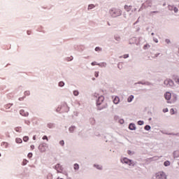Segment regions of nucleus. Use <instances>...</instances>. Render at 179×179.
Here are the masks:
<instances>
[{
	"mask_svg": "<svg viewBox=\"0 0 179 179\" xmlns=\"http://www.w3.org/2000/svg\"><path fill=\"white\" fill-rule=\"evenodd\" d=\"M38 149L41 152H44L48 149V145L45 143H42L39 146Z\"/></svg>",
	"mask_w": 179,
	"mask_h": 179,
	"instance_id": "nucleus-1",
	"label": "nucleus"
},
{
	"mask_svg": "<svg viewBox=\"0 0 179 179\" xmlns=\"http://www.w3.org/2000/svg\"><path fill=\"white\" fill-rule=\"evenodd\" d=\"M110 14L113 17H117V16H120L121 10L117 9H113L110 12Z\"/></svg>",
	"mask_w": 179,
	"mask_h": 179,
	"instance_id": "nucleus-2",
	"label": "nucleus"
},
{
	"mask_svg": "<svg viewBox=\"0 0 179 179\" xmlns=\"http://www.w3.org/2000/svg\"><path fill=\"white\" fill-rule=\"evenodd\" d=\"M156 178L157 179H167L166 176V173L164 172H158L156 173Z\"/></svg>",
	"mask_w": 179,
	"mask_h": 179,
	"instance_id": "nucleus-3",
	"label": "nucleus"
},
{
	"mask_svg": "<svg viewBox=\"0 0 179 179\" xmlns=\"http://www.w3.org/2000/svg\"><path fill=\"white\" fill-rule=\"evenodd\" d=\"M122 162L128 164L129 166H135V164L132 162V160L129 159L128 158H124Z\"/></svg>",
	"mask_w": 179,
	"mask_h": 179,
	"instance_id": "nucleus-4",
	"label": "nucleus"
},
{
	"mask_svg": "<svg viewBox=\"0 0 179 179\" xmlns=\"http://www.w3.org/2000/svg\"><path fill=\"white\" fill-rule=\"evenodd\" d=\"M103 101H104V96H99L96 102L97 106H100Z\"/></svg>",
	"mask_w": 179,
	"mask_h": 179,
	"instance_id": "nucleus-5",
	"label": "nucleus"
},
{
	"mask_svg": "<svg viewBox=\"0 0 179 179\" xmlns=\"http://www.w3.org/2000/svg\"><path fill=\"white\" fill-rule=\"evenodd\" d=\"M56 170L58 171V173H62V166L59 164H57L55 166Z\"/></svg>",
	"mask_w": 179,
	"mask_h": 179,
	"instance_id": "nucleus-6",
	"label": "nucleus"
},
{
	"mask_svg": "<svg viewBox=\"0 0 179 179\" xmlns=\"http://www.w3.org/2000/svg\"><path fill=\"white\" fill-rule=\"evenodd\" d=\"M164 97H165L166 100H170V99H171V93H170V92H166V93L164 94Z\"/></svg>",
	"mask_w": 179,
	"mask_h": 179,
	"instance_id": "nucleus-7",
	"label": "nucleus"
},
{
	"mask_svg": "<svg viewBox=\"0 0 179 179\" xmlns=\"http://www.w3.org/2000/svg\"><path fill=\"white\" fill-rule=\"evenodd\" d=\"M113 103L114 104H118V103H120V98L118 96H115L113 99Z\"/></svg>",
	"mask_w": 179,
	"mask_h": 179,
	"instance_id": "nucleus-8",
	"label": "nucleus"
},
{
	"mask_svg": "<svg viewBox=\"0 0 179 179\" xmlns=\"http://www.w3.org/2000/svg\"><path fill=\"white\" fill-rule=\"evenodd\" d=\"M136 127L134 124L131 123L129 126V129H131V131H134L136 129Z\"/></svg>",
	"mask_w": 179,
	"mask_h": 179,
	"instance_id": "nucleus-9",
	"label": "nucleus"
},
{
	"mask_svg": "<svg viewBox=\"0 0 179 179\" xmlns=\"http://www.w3.org/2000/svg\"><path fill=\"white\" fill-rule=\"evenodd\" d=\"M20 114L21 115H23L24 117H27V115H29V113H24V110H21L20 111Z\"/></svg>",
	"mask_w": 179,
	"mask_h": 179,
	"instance_id": "nucleus-10",
	"label": "nucleus"
},
{
	"mask_svg": "<svg viewBox=\"0 0 179 179\" xmlns=\"http://www.w3.org/2000/svg\"><path fill=\"white\" fill-rule=\"evenodd\" d=\"M15 142H16V143H22V142H23V141L20 138H17L15 139Z\"/></svg>",
	"mask_w": 179,
	"mask_h": 179,
	"instance_id": "nucleus-11",
	"label": "nucleus"
},
{
	"mask_svg": "<svg viewBox=\"0 0 179 179\" xmlns=\"http://www.w3.org/2000/svg\"><path fill=\"white\" fill-rule=\"evenodd\" d=\"M132 100H134V95H131L128 99H127V101L129 103H131V101H132Z\"/></svg>",
	"mask_w": 179,
	"mask_h": 179,
	"instance_id": "nucleus-12",
	"label": "nucleus"
},
{
	"mask_svg": "<svg viewBox=\"0 0 179 179\" xmlns=\"http://www.w3.org/2000/svg\"><path fill=\"white\" fill-rule=\"evenodd\" d=\"M124 9H125V10H127V12H129V10H131V6H124Z\"/></svg>",
	"mask_w": 179,
	"mask_h": 179,
	"instance_id": "nucleus-13",
	"label": "nucleus"
},
{
	"mask_svg": "<svg viewBox=\"0 0 179 179\" xmlns=\"http://www.w3.org/2000/svg\"><path fill=\"white\" fill-rule=\"evenodd\" d=\"M148 48H150V45L147 43L143 46V50H148Z\"/></svg>",
	"mask_w": 179,
	"mask_h": 179,
	"instance_id": "nucleus-14",
	"label": "nucleus"
},
{
	"mask_svg": "<svg viewBox=\"0 0 179 179\" xmlns=\"http://www.w3.org/2000/svg\"><path fill=\"white\" fill-rule=\"evenodd\" d=\"M91 65H92V66H94L95 65H99V66H101V64H97V62H92V63H91Z\"/></svg>",
	"mask_w": 179,
	"mask_h": 179,
	"instance_id": "nucleus-15",
	"label": "nucleus"
},
{
	"mask_svg": "<svg viewBox=\"0 0 179 179\" xmlns=\"http://www.w3.org/2000/svg\"><path fill=\"white\" fill-rule=\"evenodd\" d=\"M15 131H16V132H22V128L21 127H15Z\"/></svg>",
	"mask_w": 179,
	"mask_h": 179,
	"instance_id": "nucleus-16",
	"label": "nucleus"
},
{
	"mask_svg": "<svg viewBox=\"0 0 179 179\" xmlns=\"http://www.w3.org/2000/svg\"><path fill=\"white\" fill-rule=\"evenodd\" d=\"M74 170H79V164H74Z\"/></svg>",
	"mask_w": 179,
	"mask_h": 179,
	"instance_id": "nucleus-17",
	"label": "nucleus"
},
{
	"mask_svg": "<svg viewBox=\"0 0 179 179\" xmlns=\"http://www.w3.org/2000/svg\"><path fill=\"white\" fill-rule=\"evenodd\" d=\"M64 85H65V83H64V82H62V81H61V82L59 83V86L60 87H64Z\"/></svg>",
	"mask_w": 179,
	"mask_h": 179,
	"instance_id": "nucleus-18",
	"label": "nucleus"
},
{
	"mask_svg": "<svg viewBox=\"0 0 179 179\" xmlns=\"http://www.w3.org/2000/svg\"><path fill=\"white\" fill-rule=\"evenodd\" d=\"M170 164V162L169 161H166L164 163V166H165L166 167H167V166H169Z\"/></svg>",
	"mask_w": 179,
	"mask_h": 179,
	"instance_id": "nucleus-19",
	"label": "nucleus"
},
{
	"mask_svg": "<svg viewBox=\"0 0 179 179\" xmlns=\"http://www.w3.org/2000/svg\"><path fill=\"white\" fill-rule=\"evenodd\" d=\"M23 141L24 142H27V141H29V136H24Z\"/></svg>",
	"mask_w": 179,
	"mask_h": 179,
	"instance_id": "nucleus-20",
	"label": "nucleus"
},
{
	"mask_svg": "<svg viewBox=\"0 0 179 179\" xmlns=\"http://www.w3.org/2000/svg\"><path fill=\"white\" fill-rule=\"evenodd\" d=\"M94 167L98 169V170H101V169H102L101 166H100V165H94Z\"/></svg>",
	"mask_w": 179,
	"mask_h": 179,
	"instance_id": "nucleus-21",
	"label": "nucleus"
},
{
	"mask_svg": "<svg viewBox=\"0 0 179 179\" xmlns=\"http://www.w3.org/2000/svg\"><path fill=\"white\" fill-rule=\"evenodd\" d=\"M73 94H74L75 96H78V95H79V92L77 91V90H75V91H73Z\"/></svg>",
	"mask_w": 179,
	"mask_h": 179,
	"instance_id": "nucleus-22",
	"label": "nucleus"
},
{
	"mask_svg": "<svg viewBox=\"0 0 179 179\" xmlns=\"http://www.w3.org/2000/svg\"><path fill=\"white\" fill-rule=\"evenodd\" d=\"M145 129L146 131H149V130L150 129V126L146 125V126L145 127Z\"/></svg>",
	"mask_w": 179,
	"mask_h": 179,
	"instance_id": "nucleus-23",
	"label": "nucleus"
},
{
	"mask_svg": "<svg viewBox=\"0 0 179 179\" xmlns=\"http://www.w3.org/2000/svg\"><path fill=\"white\" fill-rule=\"evenodd\" d=\"M59 145H61L62 146H64V145H65V142L64 141V140L60 141Z\"/></svg>",
	"mask_w": 179,
	"mask_h": 179,
	"instance_id": "nucleus-24",
	"label": "nucleus"
},
{
	"mask_svg": "<svg viewBox=\"0 0 179 179\" xmlns=\"http://www.w3.org/2000/svg\"><path fill=\"white\" fill-rule=\"evenodd\" d=\"M26 164H27V160L24 159L22 162V166H26Z\"/></svg>",
	"mask_w": 179,
	"mask_h": 179,
	"instance_id": "nucleus-25",
	"label": "nucleus"
},
{
	"mask_svg": "<svg viewBox=\"0 0 179 179\" xmlns=\"http://www.w3.org/2000/svg\"><path fill=\"white\" fill-rule=\"evenodd\" d=\"M93 8H94V5H93V4H90L88 6V9H93Z\"/></svg>",
	"mask_w": 179,
	"mask_h": 179,
	"instance_id": "nucleus-26",
	"label": "nucleus"
},
{
	"mask_svg": "<svg viewBox=\"0 0 179 179\" xmlns=\"http://www.w3.org/2000/svg\"><path fill=\"white\" fill-rule=\"evenodd\" d=\"M174 80H175V82H176V83H179V78H178V77H176V78H174Z\"/></svg>",
	"mask_w": 179,
	"mask_h": 179,
	"instance_id": "nucleus-27",
	"label": "nucleus"
},
{
	"mask_svg": "<svg viewBox=\"0 0 179 179\" xmlns=\"http://www.w3.org/2000/svg\"><path fill=\"white\" fill-rule=\"evenodd\" d=\"M24 95H25V96H29V95H30V92L26 91V92H24Z\"/></svg>",
	"mask_w": 179,
	"mask_h": 179,
	"instance_id": "nucleus-28",
	"label": "nucleus"
},
{
	"mask_svg": "<svg viewBox=\"0 0 179 179\" xmlns=\"http://www.w3.org/2000/svg\"><path fill=\"white\" fill-rule=\"evenodd\" d=\"M95 78H99V71H96L94 73Z\"/></svg>",
	"mask_w": 179,
	"mask_h": 179,
	"instance_id": "nucleus-29",
	"label": "nucleus"
},
{
	"mask_svg": "<svg viewBox=\"0 0 179 179\" xmlns=\"http://www.w3.org/2000/svg\"><path fill=\"white\" fill-rule=\"evenodd\" d=\"M173 10L175 13H177V12H178V8H177V7H174Z\"/></svg>",
	"mask_w": 179,
	"mask_h": 179,
	"instance_id": "nucleus-30",
	"label": "nucleus"
},
{
	"mask_svg": "<svg viewBox=\"0 0 179 179\" xmlns=\"http://www.w3.org/2000/svg\"><path fill=\"white\" fill-rule=\"evenodd\" d=\"M95 51H101V48H100L99 47H96L95 48Z\"/></svg>",
	"mask_w": 179,
	"mask_h": 179,
	"instance_id": "nucleus-31",
	"label": "nucleus"
},
{
	"mask_svg": "<svg viewBox=\"0 0 179 179\" xmlns=\"http://www.w3.org/2000/svg\"><path fill=\"white\" fill-rule=\"evenodd\" d=\"M129 57V55H128V54H126V55H123V57L124 58V59H127V58H128Z\"/></svg>",
	"mask_w": 179,
	"mask_h": 179,
	"instance_id": "nucleus-32",
	"label": "nucleus"
},
{
	"mask_svg": "<svg viewBox=\"0 0 179 179\" xmlns=\"http://www.w3.org/2000/svg\"><path fill=\"white\" fill-rule=\"evenodd\" d=\"M28 157L30 159L31 157H33V154L31 152L28 154Z\"/></svg>",
	"mask_w": 179,
	"mask_h": 179,
	"instance_id": "nucleus-33",
	"label": "nucleus"
},
{
	"mask_svg": "<svg viewBox=\"0 0 179 179\" xmlns=\"http://www.w3.org/2000/svg\"><path fill=\"white\" fill-rule=\"evenodd\" d=\"M43 139L47 140V141H48V137H47V136H43Z\"/></svg>",
	"mask_w": 179,
	"mask_h": 179,
	"instance_id": "nucleus-34",
	"label": "nucleus"
},
{
	"mask_svg": "<svg viewBox=\"0 0 179 179\" xmlns=\"http://www.w3.org/2000/svg\"><path fill=\"white\" fill-rule=\"evenodd\" d=\"M166 83H173V81L165 80L164 84L166 85Z\"/></svg>",
	"mask_w": 179,
	"mask_h": 179,
	"instance_id": "nucleus-35",
	"label": "nucleus"
},
{
	"mask_svg": "<svg viewBox=\"0 0 179 179\" xmlns=\"http://www.w3.org/2000/svg\"><path fill=\"white\" fill-rule=\"evenodd\" d=\"M73 129H75V127H70L69 128L70 132H72V131H73Z\"/></svg>",
	"mask_w": 179,
	"mask_h": 179,
	"instance_id": "nucleus-36",
	"label": "nucleus"
},
{
	"mask_svg": "<svg viewBox=\"0 0 179 179\" xmlns=\"http://www.w3.org/2000/svg\"><path fill=\"white\" fill-rule=\"evenodd\" d=\"M170 113H171V115L174 114V110L173 108H171L170 110Z\"/></svg>",
	"mask_w": 179,
	"mask_h": 179,
	"instance_id": "nucleus-37",
	"label": "nucleus"
},
{
	"mask_svg": "<svg viewBox=\"0 0 179 179\" xmlns=\"http://www.w3.org/2000/svg\"><path fill=\"white\" fill-rule=\"evenodd\" d=\"M138 125H143V121H138Z\"/></svg>",
	"mask_w": 179,
	"mask_h": 179,
	"instance_id": "nucleus-38",
	"label": "nucleus"
},
{
	"mask_svg": "<svg viewBox=\"0 0 179 179\" xmlns=\"http://www.w3.org/2000/svg\"><path fill=\"white\" fill-rule=\"evenodd\" d=\"M48 128H52L53 124H48Z\"/></svg>",
	"mask_w": 179,
	"mask_h": 179,
	"instance_id": "nucleus-39",
	"label": "nucleus"
},
{
	"mask_svg": "<svg viewBox=\"0 0 179 179\" xmlns=\"http://www.w3.org/2000/svg\"><path fill=\"white\" fill-rule=\"evenodd\" d=\"M165 41H166V44H169V43H170L169 39H166Z\"/></svg>",
	"mask_w": 179,
	"mask_h": 179,
	"instance_id": "nucleus-40",
	"label": "nucleus"
},
{
	"mask_svg": "<svg viewBox=\"0 0 179 179\" xmlns=\"http://www.w3.org/2000/svg\"><path fill=\"white\" fill-rule=\"evenodd\" d=\"M163 111H164V113H167V112L169 111V109H168V108H165V109L163 110Z\"/></svg>",
	"mask_w": 179,
	"mask_h": 179,
	"instance_id": "nucleus-41",
	"label": "nucleus"
},
{
	"mask_svg": "<svg viewBox=\"0 0 179 179\" xmlns=\"http://www.w3.org/2000/svg\"><path fill=\"white\" fill-rule=\"evenodd\" d=\"M115 40H117V41H120V37H115Z\"/></svg>",
	"mask_w": 179,
	"mask_h": 179,
	"instance_id": "nucleus-42",
	"label": "nucleus"
},
{
	"mask_svg": "<svg viewBox=\"0 0 179 179\" xmlns=\"http://www.w3.org/2000/svg\"><path fill=\"white\" fill-rule=\"evenodd\" d=\"M127 153H128V155H131V152L130 150H129V151L127 152Z\"/></svg>",
	"mask_w": 179,
	"mask_h": 179,
	"instance_id": "nucleus-43",
	"label": "nucleus"
},
{
	"mask_svg": "<svg viewBox=\"0 0 179 179\" xmlns=\"http://www.w3.org/2000/svg\"><path fill=\"white\" fill-rule=\"evenodd\" d=\"M153 13H159V11H154Z\"/></svg>",
	"mask_w": 179,
	"mask_h": 179,
	"instance_id": "nucleus-44",
	"label": "nucleus"
},
{
	"mask_svg": "<svg viewBox=\"0 0 179 179\" xmlns=\"http://www.w3.org/2000/svg\"><path fill=\"white\" fill-rule=\"evenodd\" d=\"M19 100L20 101H22V100H23V98H20Z\"/></svg>",
	"mask_w": 179,
	"mask_h": 179,
	"instance_id": "nucleus-45",
	"label": "nucleus"
},
{
	"mask_svg": "<svg viewBox=\"0 0 179 179\" xmlns=\"http://www.w3.org/2000/svg\"><path fill=\"white\" fill-rule=\"evenodd\" d=\"M33 140H34V141H36V136H34V137H33Z\"/></svg>",
	"mask_w": 179,
	"mask_h": 179,
	"instance_id": "nucleus-46",
	"label": "nucleus"
},
{
	"mask_svg": "<svg viewBox=\"0 0 179 179\" xmlns=\"http://www.w3.org/2000/svg\"><path fill=\"white\" fill-rule=\"evenodd\" d=\"M31 148L33 149L34 148V145H31Z\"/></svg>",
	"mask_w": 179,
	"mask_h": 179,
	"instance_id": "nucleus-47",
	"label": "nucleus"
},
{
	"mask_svg": "<svg viewBox=\"0 0 179 179\" xmlns=\"http://www.w3.org/2000/svg\"><path fill=\"white\" fill-rule=\"evenodd\" d=\"M27 34H30V31H27Z\"/></svg>",
	"mask_w": 179,
	"mask_h": 179,
	"instance_id": "nucleus-48",
	"label": "nucleus"
},
{
	"mask_svg": "<svg viewBox=\"0 0 179 179\" xmlns=\"http://www.w3.org/2000/svg\"><path fill=\"white\" fill-rule=\"evenodd\" d=\"M66 108H67V110H69V108H68V106H66Z\"/></svg>",
	"mask_w": 179,
	"mask_h": 179,
	"instance_id": "nucleus-49",
	"label": "nucleus"
},
{
	"mask_svg": "<svg viewBox=\"0 0 179 179\" xmlns=\"http://www.w3.org/2000/svg\"><path fill=\"white\" fill-rule=\"evenodd\" d=\"M155 43H158V41H155Z\"/></svg>",
	"mask_w": 179,
	"mask_h": 179,
	"instance_id": "nucleus-50",
	"label": "nucleus"
},
{
	"mask_svg": "<svg viewBox=\"0 0 179 179\" xmlns=\"http://www.w3.org/2000/svg\"><path fill=\"white\" fill-rule=\"evenodd\" d=\"M103 66H104V64H103Z\"/></svg>",
	"mask_w": 179,
	"mask_h": 179,
	"instance_id": "nucleus-51",
	"label": "nucleus"
},
{
	"mask_svg": "<svg viewBox=\"0 0 179 179\" xmlns=\"http://www.w3.org/2000/svg\"><path fill=\"white\" fill-rule=\"evenodd\" d=\"M96 97H97V95H95Z\"/></svg>",
	"mask_w": 179,
	"mask_h": 179,
	"instance_id": "nucleus-52",
	"label": "nucleus"
},
{
	"mask_svg": "<svg viewBox=\"0 0 179 179\" xmlns=\"http://www.w3.org/2000/svg\"><path fill=\"white\" fill-rule=\"evenodd\" d=\"M0 156H1V154H0Z\"/></svg>",
	"mask_w": 179,
	"mask_h": 179,
	"instance_id": "nucleus-53",
	"label": "nucleus"
}]
</instances>
